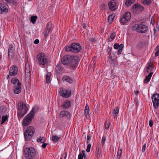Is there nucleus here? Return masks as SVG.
<instances>
[{"instance_id": "obj_1", "label": "nucleus", "mask_w": 159, "mask_h": 159, "mask_svg": "<svg viewBox=\"0 0 159 159\" xmlns=\"http://www.w3.org/2000/svg\"><path fill=\"white\" fill-rule=\"evenodd\" d=\"M80 60L77 57L69 55L64 56L61 59V62L64 65H69L73 70L76 69L79 64Z\"/></svg>"}, {"instance_id": "obj_2", "label": "nucleus", "mask_w": 159, "mask_h": 159, "mask_svg": "<svg viewBox=\"0 0 159 159\" xmlns=\"http://www.w3.org/2000/svg\"><path fill=\"white\" fill-rule=\"evenodd\" d=\"M37 111V109L36 108L34 107L33 108L30 113L24 118L22 122V124L23 126H27L30 125L34 118L35 114L34 111Z\"/></svg>"}, {"instance_id": "obj_3", "label": "nucleus", "mask_w": 159, "mask_h": 159, "mask_svg": "<svg viewBox=\"0 0 159 159\" xmlns=\"http://www.w3.org/2000/svg\"><path fill=\"white\" fill-rule=\"evenodd\" d=\"M18 109L20 111L17 113L18 118L20 120L27 113L28 108L27 105L23 102H20L18 103Z\"/></svg>"}, {"instance_id": "obj_4", "label": "nucleus", "mask_w": 159, "mask_h": 159, "mask_svg": "<svg viewBox=\"0 0 159 159\" xmlns=\"http://www.w3.org/2000/svg\"><path fill=\"white\" fill-rule=\"evenodd\" d=\"M82 49V47L80 44L77 43H73L70 46H66L65 48L66 51H71L72 52L77 53L80 52Z\"/></svg>"}, {"instance_id": "obj_5", "label": "nucleus", "mask_w": 159, "mask_h": 159, "mask_svg": "<svg viewBox=\"0 0 159 159\" xmlns=\"http://www.w3.org/2000/svg\"><path fill=\"white\" fill-rule=\"evenodd\" d=\"M23 154L27 159H32L35 156V150L33 147H27L24 149Z\"/></svg>"}, {"instance_id": "obj_6", "label": "nucleus", "mask_w": 159, "mask_h": 159, "mask_svg": "<svg viewBox=\"0 0 159 159\" xmlns=\"http://www.w3.org/2000/svg\"><path fill=\"white\" fill-rule=\"evenodd\" d=\"M35 129L31 126L28 127L24 133V136L27 141H29L34 133Z\"/></svg>"}, {"instance_id": "obj_7", "label": "nucleus", "mask_w": 159, "mask_h": 159, "mask_svg": "<svg viewBox=\"0 0 159 159\" xmlns=\"http://www.w3.org/2000/svg\"><path fill=\"white\" fill-rule=\"evenodd\" d=\"M133 29L134 30H136L138 32L145 33L147 31L148 28L144 25L136 24L133 27Z\"/></svg>"}, {"instance_id": "obj_8", "label": "nucleus", "mask_w": 159, "mask_h": 159, "mask_svg": "<svg viewBox=\"0 0 159 159\" xmlns=\"http://www.w3.org/2000/svg\"><path fill=\"white\" fill-rule=\"evenodd\" d=\"M38 63L40 65H43L48 61L46 56L43 53H39L37 56Z\"/></svg>"}, {"instance_id": "obj_9", "label": "nucleus", "mask_w": 159, "mask_h": 159, "mask_svg": "<svg viewBox=\"0 0 159 159\" xmlns=\"http://www.w3.org/2000/svg\"><path fill=\"white\" fill-rule=\"evenodd\" d=\"M152 99L154 107L157 108L159 106V94L156 93L153 94L152 97Z\"/></svg>"}, {"instance_id": "obj_10", "label": "nucleus", "mask_w": 159, "mask_h": 159, "mask_svg": "<svg viewBox=\"0 0 159 159\" xmlns=\"http://www.w3.org/2000/svg\"><path fill=\"white\" fill-rule=\"evenodd\" d=\"M15 48L13 45L10 44L8 48V56L9 59L12 60L15 56Z\"/></svg>"}, {"instance_id": "obj_11", "label": "nucleus", "mask_w": 159, "mask_h": 159, "mask_svg": "<svg viewBox=\"0 0 159 159\" xmlns=\"http://www.w3.org/2000/svg\"><path fill=\"white\" fill-rule=\"evenodd\" d=\"M71 91L70 90H67L62 88L60 89L61 95L64 98H67L69 97L71 95Z\"/></svg>"}, {"instance_id": "obj_12", "label": "nucleus", "mask_w": 159, "mask_h": 159, "mask_svg": "<svg viewBox=\"0 0 159 159\" xmlns=\"http://www.w3.org/2000/svg\"><path fill=\"white\" fill-rule=\"evenodd\" d=\"M109 9L111 11H114L117 8V3L114 0L109 1L108 3Z\"/></svg>"}, {"instance_id": "obj_13", "label": "nucleus", "mask_w": 159, "mask_h": 159, "mask_svg": "<svg viewBox=\"0 0 159 159\" xmlns=\"http://www.w3.org/2000/svg\"><path fill=\"white\" fill-rule=\"evenodd\" d=\"M18 68L16 66H12L10 68L9 71V75L11 76L16 75L17 73Z\"/></svg>"}, {"instance_id": "obj_14", "label": "nucleus", "mask_w": 159, "mask_h": 159, "mask_svg": "<svg viewBox=\"0 0 159 159\" xmlns=\"http://www.w3.org/2000/svg\"><path fill=\"white\" fill-rule=\"evenodd\" d=\"M52 23L50 22H48L46 25V28L44 32V37H47L48 36L49 33L52 27Z\"/></svg>"}, {"instance_id": "obj_15", "label": "nucleus", "mask_w": 159, "mask_h": 159, "mask_svg": "<svg viewBox=\"0 0 159 159\" xmlns=\"http://www.w3.org/2000/svg\"><path fill=\"white\" fill-rule=\"evenodd\" d=\"M132 9L133 10H136L139 12H141L143 10L144 8L139 3H137L134 4L132 7Z\"/></svg>"}, {"instance_id": "obj_16", "label": "nucleus", "mask_w": 159, "mask_h": 159, "mask_svg": "<svg viewBox=\"0 0 159 159\" xmlns=\"http://www.w3.org/2000/svg\"><path fill=\"white\" fill-rule=\"evenodd\" d=\"M21 84L20 82H19L17 83V85H15V87L13 89V92L14 93L18 94L20 92L21 90Z\"/></svg>"}, {"instance_id": "obj_17", "label": "nucleus", "mask_w": 159, "mask_h": 159, "mask_svg": "<svg viewBox=\"0 0 159 159\" xmlns=\"http://www.w3.org/2000/svg\"><path fill=\"white\" fill-rule=\"evenodd\" d=\"M59 116V117H66L67 118H69L70 116V113L68 111L62 110L60 112Z\"/></svg>"}, {"instance_id": "obj_18", "label": "nucleus", "mask_w": 159, "mask_h": 159, "mask_svg": "<svg viewBox=\"0 0 159 159\" xmlns=\"http://www.w3.org/2000/svg\"><path fill=\"white\" fill-rule=\"evenodd\" d=\"M64 70L63 67L60 64H57L55 67V71L58 74H60L63 72Z\"/></svg>"}, {"instance_id": "obj_19", "label": "nucleus", "mask_w": 159, "mask_h": 159, "mask_svg": "<svg viewBox=\"0 0 159 159\" xmlns=\"http://www.w3.org/2000/svg\"><path fill=\"white\" fill-rule=\"evenodd\" d=\"M71 105L70 101L67 100L63 102L61 106L63 107L64 109L66 110L70 107Z\"/></svg>"}, {"instance_id": "obj_20", "label": "nucleus", "mask_w": 159, "mask_h": 159, "mask_svg": "<svg viewBox=\"0 0 159 159\" xmlns=\"http://www.w3.org/2000/svg\"><path fill=\"white\" fill-rule=\"evenodd\" d=\"M8 11V9L4 4L0 3V14H2L4 12H7Z\"/></svg>"}, {"instance_id": "obj_21", "label": "nucleus", "mask_w": 159, "mask_h": 159, "mask_svg": "<svg viewBox=\"0 0 159 159\" xmlns=\"http://www.w3.org/2000/svg\"><path fill=\"white\" fill-rule=\"evenodd\" d=\"M63 81H66L69 84H72L74 80L72 78L67 75H65L62 78Z\"/></svg>"}, {"instance_id": "obj_22", "label": "nucleus", "mask_w": 159, "mask_h": 159, "mask_svg": "<svg viewBox=\"0 0 159 159\" xmlns=\"http://www.w3.org/2000/svg\"><path fill=\"white\" fill-rule=\"evenodd\" d=\"M153 73L152 72H150L149 74L148 75H147L146 76L144 80V83H147L150 81Z\"/></svg>"}, {"instance_id": "obj_23", "label": "nucleus", "mask_w": 159, "mask_h": 159, "mask_svg": "<svg viewBox=\"0 0 159 159\" xmlns=\"http://www.w3.org/2000/svg\"><path fill=\"white\" fill-rule=\"evenodd\" d=\"M129 21L128 20H127V19L125 17L124 15L120 20V23L122 25L127 23Z\"/></svg>"}, {"instance_id": "obj_24", "label": "nucleus", "mask_w": 159, "mask_h": 159, "mask_svg": "<svg viewBox=\"0 0 159 159\" xmlns=\"http://www.w3.org/2000/svg\"><path fill=\"white\" fill-rule=\"evenodd\" d=\"M125 17L129 21L130 20L131 18V13L129 11L126 12L124 15Z\"/></svg>"}, {"instance_id": "obj_25", "label": "nucleus", "mask_w": 159, "mask_h": 159, "mask_svg": "<svg viewBox=\"0 0 159 159\" xmlns=\"http://www.w3.org/2000/svg\"><path fill=\"white\" fill-rule=\"evenodd\" d=\"M7 109L5 106H1L0 107V114L3 115L6 112Z\"/></svg>"}, {"instance_id": "obj_26", "label": "nucleus", "mask_w": 159, "mask_h": 159, "mask_svg": "<svg viewBox=\"0 0 159 159\" xmlns=\"http://www.w3.org/2000/svg\"><path fill=\"white\" fill-rule=\"evenodd\" d=\"M51 76V73L50 72L48 73L46 75V82L48 84H49L50 82Z\"/></svg>"}, {"instance_id": "obj_27", "label": "nucleus", "mask_w": 159, "mask_h": 159, "mask_svg": "<svg viewBox=\"0 0 159 159\" xmlns=\"http://www.w3.org/2000/svg\"><path fill=\"white\" fill-rule=\"evenodd\" d=\"M119 112V109L118 107L115 108L113 111L112 114L114 117H116L118 114Z\"/></svg>"}, {"instance_id": "obj_28", "label": "nucleus", "mask_w": 159, "mask_h": 159, "mask_svg": "<svg viewBox=\"0 0 159 159\" xmlns=\"http://www.w3.org/2000/svg\"><path fill=\"white\" fill-rule=\"evenodd\" d=\"M154 69L153 65L149 64L146 67V71L148 73L150 72V71H152Z\"/></svg>"}, {"instance_id": "obj_29", "label": "nucleus", "mask_w": 159, "mask_h": 159, "mask_svg": "<svg viewBox=\"0 0 159 159\" xmlns=\"http://www.w3.org/2000/svg\"><path fill=\"white\" fill-rule=\"evenodd\" d=\"M135 0H126L125 4L127 7L130 6L135 1Z\"/></svg>"}, {"instance_id": "obj_30", "label": "nucleus", "mask_w": 159, "mask_h": 159, "mask_svg": "<svg viewBox=\"0 0 159 159\" xmlns=\"http://www.w3.org/2000/svg\"><path fill=\"white\" fill-rule=\"evenodd\" d=\"M115 17V15L114 14H111L110 15L108 18V20L109 22H112Z\"/></svg>"}, {"instance_id": "obj_31", "label": "nucleus", "mask_w": 159, "mask_h": 159, "mask_svg": "<svg viewBox=\"0 0 159 159\" xmlns=\"http://www.w3.org/2000/svg\"><path fill=\"white\" fill-rule=\"evenodd\" d=\"M38 18L37 16H31L30 18V21L33 24H35L36 20Z\"/></svg>"}, {"instance_id": "obj_32", "label": "nucleus", "mask_w": 159, "mask_h": 159, "mask_svg": "<svg viewBox=\"0 0 159 159\" xmlns=\"http://www.w3.org/2000/svg\"><path fill=\"white\" fill-rule=\"evenodd\" d=\"M8 116L7 115L5 116H2V120L1 122V124H2L4 123L8 119Z\"/></svg>"}, {"instance_id": "obj_33", "label": "nucleus", "mask_w": 159, "mask_h": 159, "mask_svg": "<svg viewBox=\"0 0 159 159\" xmlns=\"http://www.w3.org/2000/svg\"><path fill=\"white\" fill-rule=\"evenodd\" d=\"M96 151H97V156L98 158H100L101 157V149L99 147H97L96 148Z\"/></svg>"}, {"instance_id": "obj_34", "label": "nucleus", "mask_w": 159, "mask_h": 159, "mask_svg": "<svg viewBox=\"0 0 159 159\" xmlns=\"http://www.w3.org/2000/svg\"><path fill=\"white\" fill-rule=\"evenodd\" d=\"M60 139V137L55 135H53L52 136V139L54 142H57Z\"/></svg>"}, {"instance_id": "obj_35", "label": "nucleus", "mask_w": 159, "mask_h": 159, "mask_svg": "<svg viewBox=\"0 0 159 159\" xmlns=\"http://www.w3.org/2000/svg\"><path fill=\"white\" fill-rule=\"evenodd\" d=\"M11 82L13 84L15 85L16 83H18L19 82H20L19 81V80L18 79L16 78H13L11 80Z\"/></svg>"}, {"instance_id": "obj_36", "label": "nucleus", "mask_w": 159, "mask_h": 159, "mask_svg": "<svg viewBox=\"0 0 159 159\" xmlns=\"http://www.w3.org/2000/svg\"><path fill=\"white\" fill-rule=\"evenodd\" d=\"M159 30V25H157L155 27L154 29V34L155 36H157V33Z\"/></svg>"}, {"instance_id": "obj_37", "label": "nucleus", "mask_w": 159, "mask_h": 159, "mask_svg": "<svg viewBox=\"0 0 159 159\" xmlns=\"http://www.w3.org/2000/svg\"><path fill=\"white\" fill-rule=\"evenodd\" d=\"M27 63H26L25 65V73L30 72V67L29 65V64H28V65L27 66Z\"/></svg>"}, {"instance_id": "obj_38", "label": "nucleus", "mask_w": 159, "mask_h": 159, "mask_svg": "<svg viewBox=\"0 0 159 159\" xmlns=\"http://www.w3.org/2000/svg\"><path fill=\"white\" fill-rule=\"evenodd\" d=\"M123 47L124 45L122 44H121L120 48L118 49V50L117 51V54L118 55H120L121 53Z\"/></svg>"}, {"instance_id": "obj_39", "label": "nucleus", "mask_w": 159, "mask_h": 159, "mask_svg": "<svg viewBox=\"0 0 159 159\" xmlns=\"http://www.w3.org/2000/svg\"><path fill=\"white\" fill-rule=\"evenodd\" d=\"M122 152V149H120V150H118L117 153V159H120Z\"/></svg>"}, {"instance_id": "obj_40", "label": "nucleus", "mask_w": 159, "mask_h": 159, "mask_svg": "<svg viewBox=\"0 0 159 159\" xmlns=\"http://www.w3.org/2000/svg\"><path fill=\"white\" fill-rule=\"evenodd\" d=\"M116 35V33L115 32H113V33H112L111 35L109 41H111L112 40H113L115 39Z\"/></svg>"}, {"instance_id": "obj_41", "label": "nucleus", "mask_w": 159, "mask_h": 159, "mask_svg": "<svg viewBox=\"0 0 159 159\" xmlns=\"http://www.w3.org/2000/svg\"><path fill=\"white\" fill-rule=\"evenodd\" d=\"M143 3L144 5H150L152 3V1L151 0H144L143 1Z\"/></svg>"}, {"instance_id": "obj_42", "label": "nucleus", "mask_w": 159, "mask_h": 159, "mask_svg": "<svg viewBox=\"0 0 159 159\" xmlns=\"http://www.w3.org/2000/svg\"><path fill=\"white\" fill-rule=\"evenodd\" d=\"M25 78L28 80H30L31 78L30 72L25 73Z\"/></svg>"}, {"instance_id": "obj_43", "label": "nucleus", "mask_w": 159, "mask_h": 159, "mask_svg": "<svg viewBox=\"0 0 159 159\" xmlns=\"http://www.w3.org/2000/svg\"><path fill=\"white\" fill-rule=\"evenodd\" d=\"M110 124V120L108 121H106L105 122V129H108L109 128V124Z\"/></svg>"}, {"instance_id": "obj_44", "label": "nucleus", "mask_w": 159, "mask_h": 159, "mask_svg": "<svg viewBox=\"0 0 159 159\" xmlns=\"http://www.w3.org/2000/svg\"><path fill=\"white\" fill-rule=\"evenodd\" d=\"M156 51L155 53V56L157 57L159 55V46H157L156 48Z\"/></svg>"}, {"instance_id": "obj_45", "label": "nucleus", "mask_w": 159, "mask_h": 159, "mask_svg": "<svg viewBox=\"0 0 159 159\" xmlns=\"http://www.w3.org/2000/svg\"><path fill=\"white\" fill-rule=\"evenodd\" d=\"M121 45V44L119 45V44L117 43H115L114 45V48L116 49H118L120 48V46Z\"/></svg>"}, {"instance_id": "obj_46", "label": "nucleus", "mask_w": 159, "mask_h": 159, "mask_svg": "<svg viewBox=\"0 0 159 159\" xmlns=\"http://www.w3.org/2000/svg\"><path fill=\"white\" fill-rule=\"evenodd\" d=\"M106 136L105 135H103L102 138V142H101V143H102V145H103L104 144L105 142L106 141Z\"/></svg>"}, {"instance_id": "obj_47", "label": "nucleus", "mask_w": 159, "mask_h": 159, "mask_svg": "<svg viewBox=\"0 0 159 159\" xmlns=\"http://www.w3.org/2000/svg\"><path fill=\"white\" fill-rule=\"evenodd\" d=\"M91 146V144L89 143V144L87 146V149H86V151L87 152H89L90 151V148Z\"/></svg>"}, {"instance_id": "obj_48", "label": "nucleus", "mask_w": 159, "mask_h": 159, "mask_svg": "<svg viewBox=\"0 0 159 159\" xmlns=\"http://www.w3.org/2000/svg\"><path fill=\"white\" fill-rule=\"evenodd\" d=\"M89 41L92 42H96V40L95 38L90 37L89 39Z\"/></svg>"}, {"instance_id": "obj_49", "label": "nucleus", "mask_w": 159, "mask_h": 159, "mask_svg": "<svg viewBox=\"0 0 159 159\" xmlns=\"http://www.w3.org/2000/svg\"><path fill=\"white\" fill-rule=\"evenodd\" d=\"M111 50L112 48H110L108 46V48L107 52L108 54L109 55H111Z\"/></svg>"}, {"instance_id": "obj_50", "label": "nucleus", "mask_w": 159, "mask_h": 159, "mask_svg": "<svg viewBox=\"0 0 159 159\" xmlns=\"http://www.w3.org/2000/svg\"><path fill=\"white\" fill-rule=\"evenodd\" d=\"M105 6H106L105 4H102L101 5V7H100L101 9V10H104L105 9Z\"/></svg>"}, {"instance_id": "obj_51", "label": "nucleus", "mask_w": 159, "mask_h": 159, "mask_svg": "<svg viewBox=\"0 0 159 159\" xmlns=\"http://www.w3.org/2000/svg\"><path fill=\"white\" fill-rule=\"evenodd\" d=\"M78 159H83V156L82 153H80L78 156Z\"/></svg>"}, {"instance_id": "obj_52", "label": "nucleus", "mask_w": 159, "mask_h": 159, "mask_svg": "<svg viewBox=\"0 0 159 159\" xmlns=\"http://www.w3.org/2000/svg\"><path fill=\"white\" fill-rule=\"evenodd\" d=\"M146 144L145 143L143 145L142 147V152H145V149H146Z\"/></svg>"}, {"instance_id": "obj_53", "label": "nucleus", "mask_w": 159, "mask_h": 159, "mask_svg": "<svg viewBox=\"0 0 159 159\" xmlns=\"http://www.w3.org/2000/svg\"><path fill=\"white\" fill-rule=\"evenodd\" d=\"M91 139V136L90 135H88L87 137V143H88L89 142V141Z\"/></svg>"}, {"instance_id": "obj_54", "label": "nucleus", "mask_w": 159, "mask_h": 159, "mask_svg": "<svg viewBox=\"0 0 159 159\" xmlns=\"http://www.w3.org/2000/svg\"><path fill=\"white\" fill-rule=\"evenodd\" d=\"M41 143H44L46 141V139L45 137H41Z\"/></svg>"}, {"instance_id": "obj_55", "label": "nucleus", "mask_w": 159, "mask_h": 159, "mask_svg": "<svg viewBox=\"0 0 159 159\" xmlns=\"http://www.w3.org/2000/svg\"><path fill=\"white\" fill-rule=\"evenodd\" d=\"M85 151L84 150H83L82 151V154H83V157L84 158H86V156L85 154Z\"/></svg>"}, {"instance_id": "obj_56", "label": "nucleus", "mask_w": 159, "mask_h": 159, "mask_svg": "<svg viewBox=\"0 0 159 159\" xmlns=\"http://www.w3.org/2000/svg\"><path fill=\"white\" fill-rule=\"evenodd\" d=\"M153 121L151 120H150L149 121V125L150 126L152 127L153 125Z\"/></svg>"}, {"instance_id": "obj_57", "label": "nucleus", "mask_w": 159, "mask_h": 159, "mask_svg": "<svg viewBox=\"0 0 159 159\" xmlns=\"http://www.w3.org/2000/svg\"><path fill=\"white\" fill-rule=\"evenodd\" d=\"M43 144L42 145V148H46V146L48 144V143H43Z\"/></svg>"}, {"instance_id": "obj_58", "label": "nucleus", "mask_w": 159, "mask_h": 159, "mask_svg": "<svg viewBox=\"0 0 159 159\" xmlns=\"http://www.w3.org/2000/svg\"><path fill=\"white\" fill-rule=\"evenodd\" d=\"M11 3H12L14 5H17V3L15 0H11Z\"/></svg>"}, {"instance_id": "obj_59", "label": "nucleus", "mask_w": 159, "mask_h": 159, "mask_svg": "<svg viewBox=\"0 0 159 159\" xmlns=\"http://www.w3.org/2000/svg\"><path fill=\"white\" fill-rule=\"evenodd\" d=\"M85 114L87 115H89V109L84 110Z\"/></svg>"}, {"instance_id": "obj_60", "label": "nucleus", "mask_w": 159, "mask_h": 159, "mask_svg": "<svg viewBox=\"0 0 159 159\" xmlns=\"http://www.w3.org/2000/svg\"><path fill=\"white\" fill-rule=\"evenodd\" d=\"M39 40L38 39H36L34 40V43L35 44H36L39 43Z\"/></svg>"}, {"instance_id": "obj_61", "label": "nucleus", "mask_w": 159, "mask_h": 159, "mask_svg": "<svg viewBox=\"0 0 159 159\" xmlns=\"http://www.w3.org/2000/svg\"><path fill=\"white\" fill-rule=\"evenodd\" d=\"M37 141L38 142H41V137H40L37 140Z\"/></svg>"}, {"instance_id": "obj_62", "label": "nucleus", "mask_w": 159, "mask_h": 159, "mask_svg": "<svg viewBox=\"0 0 159 159\" xmlns=\"http://www.w3.org/2000/svg\"><path fill=\"white\" fill-rule=\"evenodd\" d=\"M11 0H5L7 3H11Z\"/></svg>"}, {"instance_id": "obj_63", "label": "nucleus", "mask_w": 159, "mask_h": 159, "mask_svg": "<svg viewBox=\"0 0 159 159\" xmlns=\"http://www.w3.org/2000/svg\"><path fill=\"white\" fill-rule=\"evenodd\" d=\"M88 109H89V107L88 104H87L85 107V110H87Z\"/></svg>"}, {"instance_id": "obj_64", "label": "nucleus", "mask_w": 159, "mask_h": 159, "mask_svg": "<svg viewBox=\"0 0 159 159\" xmlns=\"http://www.w3.org/2000/svg\"><path fill=\"white\" fill-rule=\"evenodd\" d=\"M139 91L138 90L135 92V93L136 95H137L138 94H139Z\"/></svg>"}]
</instances>
